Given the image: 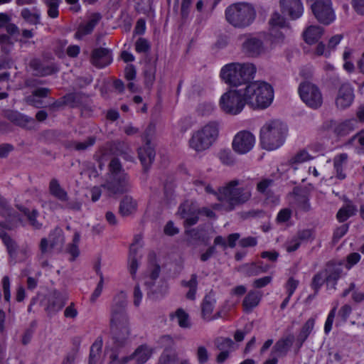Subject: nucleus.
<instances>
[{"instance_id":"f257e3e1","label":"nucleus","mask_w":364,"mask_h":364,"mask_svg":"<svg viewBox=\"0 0 364 364\" xmlns=\"http://www.w3.org/2000/svg\"><path fill=\"white\" fill-rule=\"evenodd\" d=\"M127 306L126 295L123 292L114 297L110 309L109 328L114 344L117 348L124 346L130 336Z\"/></svg>"},{"instance_id":"f03ea898","label":"nucleus","mask_w":364,"mask_h":364,"mask_svg":"<svg viewBox=\"0 0 364 364\" xmlns=\"http://www.w3.org/2000/svg\"><path fill=\"white\" fill-rule=\"evenodd\" d=\"M252 185L245 183L237 179L229 181L219 189L218 199L225 200L228 203V210H232L235 206L247 203L252 197Z\"/></svg>"},{"instance_id":"7ed1b4c3","label":"nucleus","mask_w":364,"mask_h":364,"mask_svg":"<svg viewBox=\"0 0 364 364\" xmlns=\"http://www.w3.org/2000/svg\"><path fill=\"white\" fill-rule=\"evenodd\" d=\"M255 73L256 67L252 63H231L222 68L220 77L232 87H246L254 78Z\"/></svg>"},{"instance_id":"20e7f679","label":"nucleus","mask_w":364,"mask_h":364,"mask_svg":"<svg viewBox=\"0 0 364 364\" xmlns=\"http://www.w3.org/2000/svg\"><path fill=\"white\" fill-rule=\"evenodd\" d=\"M109 178L102 185L111 194H123L132 189L130 178L124 170L119 159L114 157L110 161L109 166Z\"/></svg>"},{"instance_id":"39448f33","label":"nucleus","mask_w":364,"mask_h":364,"mask_svg":"<svg viewBox=\"0 0 364 364\" xmlns=\"http://www.w3.org/2000/svg\"><path fill=\"white\" fill-rule=\"evenodd\" d=\"M247 105L253 109H265L272 102L274 91L272 86L264 82H250L244 87Z\"/></svg>"},{"instance_id":"423d86ee","label":"nucleus","mask_w":364,"mask_h":364,"mask_svg":"<svg viewBox=\"0 0 364 364\" xmlns=\"http://www.w3.org/2000/svg\"><path fill=\"white\" fill-rule=\"evenodd\" d=\"M287 126L279 120L267 122L260 129V142L263 149L274 150L281 146L287 135Z\"/></svg>"},{"instance_id":"0eeeda50","label":"nucleus","mask_w":364,"mask_h":364,"mask_svg":"<svg viewBox=\"0 0 364 364\" xmlns=\"http://www.w3.org/2000/svg\"><path fill=\"white\" fill-rule=\"evenodd\" d=\"M256 11L247 3H236L225 9V19L233 27L242 28L250 26L255 20Z\"/></svg>"},{"instance_id":"6e6552de","label":"nucleus","mask_w":364,"mask_h":364,"mask_svg":"<svg viewBox=\"0 0 364 364\" xmlns=\"http://www.w3.org/2000/svg\"><path fill=\"white\" fill-rule=\"evenodd\" d=\"M218 134V123L210 122L193 134L189 140L190 147L198 152L208 149L217 139Z\"/></svg>"},{"instance_id":"1a4fd4ad","label":"nucleus","mask_w":364,"mask_h":364,"mask_svg":"<svg viewBox=\"0 0 364 364\" xmlns=\"http://www.w3.org/2000/svg\"><path fill=\"white\" fill-rule=\"evenodd\" d=\"M247 105L244 88L229 89L219 100V107L226 114H240Z\"/></svg>"},{"instance_id":"9d476101","label":"nucleus","mask_w":364,"mask_h":364,"mask_svg":"<svg viewBox=\"0 0 364 364\" xmlns=\"http://www.w3.org/2000/svg\"><path fill=\"white\" fill-rule=\"evenodd\" d=\"M299 93L302 101L308 107L318 109L322 105V94L316 85L308 81L303 82L299 85Z\"/></svg>"},{"instance_id":"9b49d317","label":"nucleus","mask_w":364,"mask_h":364,"mask_svg":"<svg viewBox=\"0 0 364 364\" xmlns=\"http://www.w3.org/2000/svg\"><path fill=\"white\" fill-rule=\"evenodd\" d=\"M311 9L316 20L323 25L328 26L336 19L331 0H316Z\"/></svg>"},{"instance_id":"f8f14e48","label":"nucleus","mask_w":364,"mask_h":364,"mask_svg":"<svg viewBox=\"0 0 364 364\" xmlns=\"http://www.w3.org/2000/svg\"><path fill=\"white\" fill-rule=\"evenodd\" d=\"M357 125L358 122L355 119H346L341 122L331 119L326 121L323 127L325 130H332L336 136L343 137L354 131Z\"/></svg>"},{"instance_id":"ddd939ff","label":"nucleus","mask_w":364,"mask_h":364,"mask_svg":"<svg viewBox=\"0 0 364 364\" xmlns=\"http://www.w3.org/2000/svg\"><path fill=\"white\" fill-rule=\"evenodd\" d=\"M255 142V138L251 132L242 131L235 136L232 148L238 154H246L253 148Z\"/></svg>"},{"instance_id":"4468645a","label":"nucleus","mask_w":364,"mask_h":364,"mask_svg":"<svg viewBox=\"0 0 364 364\" xmlns=\"http://www.w3.org/2000/svg\"><path fill=\"white\" fill-rule=\"evenodd\" d=\"M30 67L33 70L34 75L39 77L50 75L59 70L55 63L46 59L34 58L31 60Z\"/></svg>"},{"instance_id":"2eb2a0df","label":"nucleus","mask_w":364,"mask_h":364,"mask_svg":"<svg viewBox=\"0 0 364 364\" xmlns=\"http://www.w3.org/2000/svg\"><path fill=\"white\" fill-rule=\"evenodd\" d=\"M353 89L349 83L342 84L335 99V104L338 109H345L349 107L354 100Z\"/></svg>"},{"instance_id":"dca6fc26","label":"nucleus","mask_w":364,"mask_h":364,"mask_svg":"<svg viewBox=\"0 0 364 364\" xmlns=\"http://www.w3.org/2000/svg\"><path fill=\"white\" fill-rule=\"evenodd\" d=\"M279 3L282 13L291 19L295 20L301 16L304 7L301 0H280Z\"/></svg>"},{"instance_id":"f3484780","label":"nucleus","mask_w":364,"mask_h":364,"mask_svg":"<svg viewBox=\"0 0 364 364\" xmlns=\"http://www.w3.org/2000/svg\"><path fill=\"white\" fill-rule=\"evenodd\" d=\"M0 215L5 218L4 221L0 222V229L12 230L18 226V223H23L19 214L11 206L4 211H0Z\"/></svg>"},{"instance_id":"a211bd4d","label":"nucleus","mask_w":364,"mask_h":364,"mask_svg":"<svg viewBox=\"0 0 364 364\" xmlns=\"http://www.w3.org/2000/svg\"><path fill=\"white\" fill-rule=\"evenodd\" d=\"M242 50L247 55L257 57L265 52L262 41L257 37L247 38L242 43Z\"/></svg>"},{"instance_id":"6ab92c4d","label":"nucleus","mask_w":364,"mask_h":364,"mask_svg":"<svg viewBox=\"0 0 364 364\" xmlns=\"http://www.w3.org/2000/svg\"><path fill=\"white\" fill-rule=\"evenodd\" d=\"M112 60L110 50L105 48H99L92 50L91 63L94 66L102 68L109 65Z\"/></svg>"},{"instance_id":"aec40b11","label":"nucleus","mask_w":364,"mask_h":364,"mask_svg":"<svg viewBox=\"0 0 364 364\" xmlns=\"http://www.w3.org/2000/svg\"><path fill=\"white\" fill-rule=\"evenodd\" d=\"M294 341L293 334H289L286 337L279 339L272 347L271 355H276L278 358L285 357L292 346Z\"/></svg>"},{"instance_id":"412c9836","label":"nucleus","mask_w":364,"mask_h":364,"mask_svg":"<svg viewBox=\"0 0 364 364\" xmlns=\"http://www.w3.org/2000/svg\"><path fill=\"white\" fill-rule=\"evenodd\" d=\"M138 155L144 171H146L154 161L156 155L150 141L148 140L144 146L138 149Z\"/></svg>"},{"instance_id":"4be33fe9","label":"nucleus","mask_w":364,"mask_h":364,"mask_svg":"<svg viewBox=\"0 0 364 364\" xmlns=\"http://www.w3.org/2000/svg\"><path fill=\"white\" fill-rule=\"evenodd\" d=\"M68 296L58 291H53L48 298L47 311L54 314L60 311L65 304Z\"/></svg>"},{"instance_id":"5701e85b","label":"nucleus","mask_w":364,"mask_h":364,"mask_svg":"<svg viewBox=\"0 0 364 364\" xmlns=\"http://www.w3.org/2000/svg\"><path fill=\"white\" fill-rule=\"evenodd\" d=\"M323 272L326 284L331 285L335 289L337 281L342 274L341 266L329 262Z\"/></svg>"},{"instance_id":"b1692460","label":"nucleus","mask_w":364,"mask_h":364,"mask_svg":"<svg viewBox=\"0 0 364 364\" xmlns=\"http://www.w3.org/2000/svg\"><path fill=\"white\" fill-rule=\"evenodd\" d=\"M269 268V264H263L262 262H259L245 264L240 267V270L247 277H253L267 272Z\"/></svg>"},{"instance_id":"393cba45","label":"nucleus","mask_w":364,"mask_h":364,"mask_svg":"<svg viewBox=\"0 0 364 364\" xmlns=\"http://www.w3.org/2000/svg\"><path fill=\"white\" fill-rule=\"evenodd\" d=\"M137 210V202L130 196H125L119 202V213L122 217L134 214Z\"/></svg>"},{"instance_id":"a878e982","label":"nucleus","mask_w":364,"mask_h":364,"mask_svg":"<svg viewBox=\"0 0 364 364\" xmlns=\"http://www.w3.org/2000/svg\"><path fill=\"white\" fill-rule=\"evenodd\" d=\"M324 29L319 26H310L303 33L305 42L308 44H314L323 34Z\"/></svg>"},{"instance_id":"bb28decb","label":"nucleus","mask_w":364,"mask_h":364,"mask_svg":"<svg viewBox=\"0 0 364 364\" xmlns=\"http://www.w3.org/2000/svg\"><path fill=\"white\" fill-rule=\"evenodd\" d=\"M262 294L257 291H250L242 301L244 311L249 313L252 311L259 303Z\"/></svg>"},{"instance_id":"cd10ccee","label":"nucleus","mask_w":364,"mask_h":364,"mask_svg":"<svg viewBox=\"0 0 364 364\" xmlns=\"http://www.w3.org/2000/svg\"><path fill=\"white\" fill-rule=\"evenodd\" d=\"M216 301L214 298V295L212 294L211 292H210L208 294H207L202 302L201 304V314L202 317L208 321L211 320V315L214 309V306Z\"/></svg>"},{"instance_id":"c85d7f7f","label":"nucleus","mask_w":364,"mask_h":364,"mask_svg":"<svg viewBox=\"0 0 364 364\" xmlns=\"http://www.w3.org/2000/svg\"><path fill=\"white\" fill-rule=\"evenodd\" d=\"M0 238L2 240L3 243L6 247V250L10 257L16 259L18 249V245L16 242L13 240L3 229H0Z\"/></svg>"},{"instance_id":"c756f323","label":"nucleus","mask_w":364,"mask_h":364,"mask_svg":"<svg viewBox=\"0 0 364 364\" xmlns=\"http://www.w3.org/2000/svg\"><path fill=\"white\" fill-rule=\"evenodd\" d=\"M49 192L60 201H68V193L60 186L56 178H53L49 183Z\"/></svg>"},{"instance_id":"7c9ffc66","label":"nucleus","mask_w":364,"mask_h":364,"mask_svg":"<svg viewBox=\"0 0 364 364\" xmlns=\"http://www.w3.org/2000/svg\"><path fill=\"white\" fill-rule=\"evenodd\" d=\"M291 194L294 196V203L298 208L304 211H308L310 209V204L307 196L299 188H294Z\"/></svg>"},{"instance_id":"2f4dec72","label":"nucleus","mask_w":364,"mask_h":364,"mask_svg":"<svg viewBox=\"0 0 364 364\" xmlns=\"http://www.w3.org/2000/svg\"><path fill=\"white\" fill-rule=\"evenodd\" d=\"M315 324V318H309L305 323L303 325L298 336H297V343H299V347H301L303 343L306 341L311 331L314 328Z\"/></svg>"},{"instance_id":"473e14b6","label":"nucleus","mask_w":364,"mask_h":364,"mask_svg":"<svg viewBox=\"0 0 364 364\" xmlns=\"http://www.w3.org/2000/svg\"><path fill=\"white\" fill-rule=\"evenodd\" d=\"M11 119L18 126L29 129H33L36 123L35 119L20 113L14 114Z\"/></svg>"},{"instance_id":"72a5a7b5","label":"nucleus","mask_w":364,"mask_h":364,"mask_svg":"<svg viewBox=\"0 0 364 364\" xmlns=\"http://www.w3.org/2000/svg\"><path fill=\"white\" fill-rule=\"evenodd\" d=\"M179 213L183 218H186V223L192 226L198 221V212H191L190 207L187 204H183L179 207Z\"/></svg>"},{"instance_id":"f704fd0d","label":"nucleus","mask_w":364,"mask_h":364,"mask_svg":"<svg viewBox=\"0 0 364 364\" xmlns=\"http://www.w3.org/2000/svg\"><path fill=\"white\" fill-rule=\"evenodd\" d=\"M95 143V137L90 136L85 141H69L65 144L67 149H73L76 151H85L93 146Z\"/></svg>"},{"instance_id":"c9c22d12","label":"nucleus","mask_w":364,"mask_h":364,"mask_svg":"<svg viewBox=\"0 0 364 364\" xmlns=\"http://www.w3.org/2000/svg\"><path fill=\"white\" fill-rule=\"evenodd\" d=\"M102 347V339L98 338L91 346L88 364H97Z\"/></svg>"},{"instance_id":"e433bc0d","label":"nucleus","mask_w":364,"mask_h":364,"mask_svg":"<svg viewBox=\"0 0 364 364\" xmlns=\"http://www.w3.org/2000/svg\"><path fill=\"white\" fill-rule=\"evenodd\" d=\"M356 211V207L351 203H349L346 205L339 209L336 214V218L339 222L343 223L350 216L355 215Z\"/></svg>"},{"instance_id":"4c0bfd02","label":"nucleus","mask_w":364,"mask_h":364,"mask_svg":"<svg viewBox=\"0 0 364 364\" xmlns=\"http://www.w3.org/2000/svg\"><path fill=\"white\" fill-rule=\"evenodd\" d=\"M100 18L101 16L100 14H95L85 25L82 26L80 28V30L76 32L75 36H77L80 33L81 35H87L90 33L98 23Z\"/></svg>"},{"instance_id":"58836bf2","label":"nucleus","mask_w":364,"mask_h":364,"mask_svg":"<svg viewBox=\"0 0 364 364\" xmlns=\"http://www.w3.org/2000/svg\"><path fill=\"white\" fill-rule=\"evenodd\" d=\"M215 348L220 351H232L234 348V342L230 338H217L214 341Z\"/></svg>"},{"instance_id":"ea45409f","label":"nucleus","mask_w":364,"mask_h":364,"mask_svg":"<svg viewBox=\"0 0 364 364\" xmlns=\"http://www.w3.org/2000/svg\"><path fill=\"white\" fill-rule=\"evenodd\" d=\"M174 316L178 319V326L182 328H190L191 326V323L190 321L189 315L181 308L178 309L175 313ZM171 316H173V314H171Z\"/></svg>"},{"instance_id":"a19ab883","label":"nucleus","mask_w":364,"mask_h":364,"mask_svg":"<svg viewBox=\"0 0 364 364\" xmlns=\"http://www.w3.org/2000/svg\"><path fill=\"white\" fill-rule=\"evenodd\" d=\"M348 155L345 153L339 154L333 159V165L336 171L337 177L340 179L346 178V175L343 173V164L346 163Z\"/></svg>"},{"instance_id":"79ce46f5","label":"nucleus","mask_w":364,"mask_h":364,"mask_svg":"<svg viewBox=\"0 0 364 364\" xmlns=\"http://www.w3.org/2000/svg\"><path fill=\"white\" fill-rule=\"evenodd\" d=\"M80 240V234L78 232H75L73 236L72 243L69 244L67 248V252L71 255L72 258L70 260H75L80 255V250L78 248V244Z\"/></svg>"},{"instance_id":"37998d69","label":"nucleus","mask_w":364,"mask_h":364,"mask_svg":"<svg viewBox=\"0 0 364 364\" xmlns=\"http://www.w3.org/2000/svg\"><path fill=\"white\" fill-rule=\"evenodd\" d=\"M132 355L133 356V359L134 358L136 360V364H144L150 358L151 353L147 348L140 346Z\"/></svg>"},{"instance_id":"c03bdc74","label":"nucleus","mask_w":364,"mask_h":364,"mask_svg":"<svg viewBox=\"0 0 364 364\" xmlns=\"http://www.w3.org/2000/svg\"><path fill=\"white\" fill-rule=\"evenodd\" d=\"M62 0H45L44 2L48 7V15L55 18L58 16V7Z\"/></svg>"},{"instance_id":"a18cd8bd","label":"nucleus","mask_w":364,"mask_h":364,"mask_svg":"<svg viewBox=\"0 0 364 364\" xmlns=\"http://www.w3.org/2000/svg\"><path fill=\"white\" fill-rule=\"evenodd\" d=\"M279 27H272L269 28V38L272 43H282L284 39V33L280 31Z\"/></svg>"},{"instance_id":"49530a36","label":"nucleus","mask_w":364,"mask_h":364,"mask_svg":"<svg viewBox=\"0 0 364 364\" xmlns=\"http://www.w3.org/2000/svg\"><path fill=\"white\" fill-rule=\"evenodd\" d=\"M178 357L176 353H167L164 351L159 357L158 364H175Z\"/></svg>"},{"instance_id":"de8ad7c7","label":"nucleus","mask_w":364,"mask_h":364,"mask_svg":"<svg viewBox=\"0 0 364 364\" xmlns=\"http://www.w3.org/2000/svg\"><path fill=\"white\" fill-rule=\"evenodd\" d=\"M324 277L323 272H319L314 276L311 286L316 294L318 292L321 286L326 282L325 279H323Z\"/></svg>"},{"instance_id":"09e8293b","label":"nucleus","mask_w":364,"mask_h":364,"mask_svg":"<svg viewBox=\"0 0 364 364\" xmlns=\"http://www.w3.org/2000/svg\"><path fill=\"white\" fill-rule=\"evenodd\" d=\"M269 23L270 25V28H272V27L283 28L285 25V19L278 12H274L272 14V15L269 21Z\"/></svg>"},{"instance_id":"8fccbe9b","label":"nucleus","mask_w":364,"mask_h":364,"mask_svg":"<svg viewBox=\"0 0 364 364\" xmlns=\"http://www.w3.org/2000/svg\"><path fill=\"white\" fill-rule=\"evenodd\" d=\"M196 357L199 364H205L209 360V353L207 348L203 346L198 347Z\"/></svg>"},{"instance_id":"3c124183","label":"nucleus","mask_w":364,"mask_h":364,"mask_svg":"<svg viewBox=\"0 0 364 364\" xmlns=\"http://www.w3.org/2000/svg\"><path fill=\"white\" fill-rule=\"evenodd\" d=\"M150 48V44L146 38H139L135 43V50L138 53H148Z\"/></svg>"},{"instance_id":"603ef678","label":"nucleus","mask_w":364,"mask_h":364,"mask_svg":"<svg viewBox=\"0 0 364 364\" xmlns=\"http://www.w3.org/2000/svg\"><path fill=\"white\" fill-rule=\"evenodd\" d=\"M219 159L225 165H232L234 163V157L230 150H221L219 152Z\"/></svg>"},{"instance_id":"864d4df0","label":"nucleus","mask_w":364,"mask_h":364,"mask_svg":"<svg viewBox=\"0 0 364 364\" xmlns=\"http://www.w3.org/2000/svg\"><path fill=\"white\" fill-rule=\"evenodd\" d=\"M21 16L27 21L33 24H37L39 21L40 16L36 14H32L31 11L26 8L21 11Z\"/></svg>"},{"instance_id":"5fc2aeb1","label":"nucleus","mask_w":364,"mask_h":364,"mask_svg":"<svg viewBox=\"0 0 364 364\" xmlns=\"http://www.w3.org/2000/svg\"><path fill=\"white\" fill-rule=\"evenodd\" d=\"M274 183V181L270 178H264L257 184V191L262 194H267L268 188Z\"/></svg>"},{"instance_id":"6e6d98bb","label":"nucleus","mask_w":364,"mask_h":364,"mask_svg":"<svg viewBox=\"0 0 364 364\" xmlns=\"http://www.w3.org/2000/svg\"><path fill=\"white\" fill-rule=\"evenodd\" d=\"M309 159H311V157L309 153L305 150H302L291 157L289 162L291 164H299L309 161Z\"/></svg>"},{"instance_id":"4d7b16f0","label":"nucleus","mask_w":364,"mask_h":364,"mask_svg":"<svg viewBox=\"0 0 364 364\" xmlns=\"http://www.w3.org/2000/svg\"><path fill=\"white\" fill-rule=\"evenodd\" d=\"M38 211L36 209H33L31 213L26 217L30 225L35 229H40L42 224L37 220L38 216Z\"/></svg>"},{"instance_id":"13d9d810","label":"nucleus","mask_w":364,"mask_h":364,"mask_svg":"<svg viewBox=\"0 0 364 364\" xmlns=\"http://www.w3.org/2000/svg\"><path fill=\"white\" fill-rule=\"evenodd\" d=\"M26 102L29 105H31L36 108H43L46 107L47 105H45L43 100L41 98L34 97L33 95H31L26 97Z\"/></svg>"},{"instance_id":"bf43d9fd","label":"nucleus","mask_w":364,"mask_h":364,"mask_svg":"<svg viewBox=\"0 0 364 364\" xmlns=\"http://www.w3.org/2000/svg\"><path fill=\"white\" fill-rule=\"evenodd\" d=\"M0 44L2 50L9 52L13 46V42L10 36L6 34H0Z\"/></svg>"},{"instance_id":"052dcab7","label":"nucleus","mask_w":364,"mask_h":364,"mask_svg":"<svg viewBox=\"0 0 364 364\" xmlns=\"http://www.w3.org/2000/svg\"><path fill=\"white\" fill-rule=\"evenodd\" d=\"M155 81V69L149 68L144 72V82L147 87H151Z\"/></svg>"},{"instance_id":"680f3d73","label":"nucleus","mask_w":364,"mask_h":364,"mask_svg":"<svg viewBox=\"0 0 364 364\" xmlns=\"http://www.w3.org/2000/svg\"><path fill=\"white\" fill-rule=\"evenodd\" d=\"M336 311V307H334L331 310V311L329 312V314L328 315V317H327V319L326 321L325 326H324V331L326 334H328L332 328V325H333V320L335 318Z\"/></svg>"},{"instance_id":"e2e57ef3","label":"nucleus","mask_w":364,"mask_h":364,"mask_svg":"<svg viewBox=\"0 0 364 364\" xmlns=\"http://www.w3.org/2000/svg\"><path fill=\"white\" fill-rule=\"evenodd\" d=\"M296 238H298L299 241H308L310 239H313V230L311 229H304L298 231Z\"/></svg>"},{"instance_id":"0e129e2a","label":"nucleus","mask_w":364,"mask_h":364,"mask_svg":"<svg viewBox=\"0 0 364 364\" xmlns=\"http://www.w3.org/2000/svg\"><path fill=\"white\" fill-rule=\"evenodd\" d=\"M272 281V277L271 276H265L255 279L252 283V286L257 289L263 288L270 284Z\"/></svg>"},{"instance_id":"69168bd1","label":"nucleus","mask_w":364,"mask_h":364,"mask_svg":"<svg viewBox=\"0 0 364 364\" xmlns=\"http://www.w3.org/2000/svg\"><path fill=\"white\" fill-rule=\"evenodd\" d=\"M49 240L51 247H54L58 245H61L64 242L63 235L60 234V232L50 234L49 235Z\"/></svg>"},{"instance_id":"338daca9","label":"nucleus","mask_w":364,"mask_h":364,"mask_svg":"<svg viewBox=\"0 0 364 364\" xmlns=\"http://www.w3.org/2000/svg\"><path fill=\"white\" fill-rule=\"evenodd\" d=\"M348 230V225L343 224L340 227L337 228L336 230L333 232V240L338 241L342 237H343Z\"/></svg>"},{"instance_id":"774afa93","label":"nucleus","mask_w":364,"mask_h":364,"mask_svg":"<svg viewBox=\"0 0 364 364\" xmlns=\"http://www.w3.org/2000/svg\"><path fill=\"white\" fill-rule=\"evenodd\" d=\"M51 90L48 87H38L32 92V95L38 98H45L48 96Z\"/></svg>"}]
</instances>
